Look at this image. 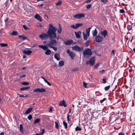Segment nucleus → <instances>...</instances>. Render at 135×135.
<instances>
[{"label":"nucleus","mask_w":135,"mask_h":135,"mask_svg":"<svg viewBox=\"0 0 135 135\" xmlns=\"http://www.w3.org/2000/svg\"><path fill=\"white\" fill-rule=\"evenodd\" d=\"M49 29L46 33L42 32L39 36V37L42 40H45L50 37L51 39H55L56 38V32L57 30L56 27L51 24H49Z\"/></svg>","instance_id":"nucleus-1"},{"label":"nucleus","mask_w":135,"mask_h":135,"mask_svg":"<svg viewBox=\"0 0 135 135\" xmlns=\"http://www.w3.org/2000/svg\"><path fill=\"white\" fill-rule=\"evenodd\" d=\"M83 53L84 57L86 58L90 57L92 54L91 50L89 48L85 50Z\"/></svg>","instance_id":"nucleus-2"},{"label":"nucleus","mask_w":135,"mask_h":135,"mask_svg":"<svg viewBox=\"0 0 135 135\" xmlns=\"http://www.w3.org/2000/svg\"><path fill=\"white\" fill-rule=\"evenodd\" d=\"M51 39L50 41L48 42L46 46L47 47L49 46V47H51L53 46H55L57 44V42L56 40L55 39Z\"/></svg>","instance_id":"nucleus-3"},{"label":"nucleus","mask_w":135,"mask_h":135,"mask_svg":"<svg viewBox=\"0 0 135 135\" xmlns=\"http://www.w3.org/2000/svg\"><path fill=\"white\" fill-rule=\"evenodd\" d=\"M38 47L44 50H46L45 54L46 55H49L51 53V51L49 49H48V47L45 45H39Z\"/></svg>","instance_id":"nucleus-4"},{"label":"nucleus","mask_w":135,"mask_h":135,"mask_svg":"<svg viewBox=\"0 0 135 135\" xmlns=\"http://www.w3.org/2000/svg\"><path fill=\"white\" fill-rule=\"evenodd\" d=\"M95 62V58L94 57H92L90 60L89 61L86 62V64L87 65L90 64L91 65H93Z\"/></svg>","instance_id":"nucleus-5"},{"label":"nucleus","mask_w":135,"mask_h":135,"mask_svg":"<svg viewBox=\"0 0 135 135\" xmlns=\"http://www.w3.org/2000/svg\"><path fill=\"white\" fill-rule=\"evenodd\" d=\"M85 15L83 13H78L74 15V17L77 19H79L82 17H84Z\"/></svg>","instance_id":"nucleus-6"},{"label":"nucleus","mask_w":135,"mask_h":135,"mask_svg":"<svg viewBox=\"0 0 135 135\" xmlns=\"http://www.w3.org/2000/svg\"><path fill=\"white\" fill-rule=\"evenodd\" d=\"M72 48L73 49L78 51H81L83 49V47H80L77 45H75L73 46Z\"/></svg>","instance_id":"nucleus-7"},{"label":"nucleus","mask_w":135,"mask_h":135,"mask_svg":"<svg viewBox=\"0 0 135 135\" xmlns=\"http://www.w3.org/2000/svg\"><path fill=\"white\" fill-rule=\"evenodd\" d=\"M83 25L82 23H78L76 24L75 25H73L70 26L71 27L73 28L74 29H76L78 27L82 26Z\"/></svg>","instance_id":"nucleus-8"},{"label":"nucleus","mask_w":135,"mask_h":135,"mask_svg":"<svg viewBox=\"0 0 135 135\" xmlns=\"http://www.w3.org/2000/svg\"><path fill=\"white\" fill-rule=\"evenodd\" d=\"M67 52L70 56L71 59H73L75 57V54L73 52L70 51L69 49L67 50Z\"/></svg>","instance_id":"nucleus-9"},{"label":"nucleus","mask_w":135,"mask_h":135,"mask_svg":"<svg viewBox=\"0 0 135 135\" xmlns=\"http://www.w3.org/2000/svg\"><path fill=\"white\" fill-rule=\"evenodd\" d=\"M103 39V37L100 36L98 35L95 38L96 41L98 43H100L102 42Z\"/></svg>","instance_id":"nucleus-10"},{"label":"nucleus","mask_w":135,"mask_h":135,"mask_svg":"<svg viewBox=\"0 0 135 135\" xmlns=\"http://www.w3.org/2000/svg\"><path fill=\"white\" fill-rule=\"evenodd\" d=\"M46 90L45 89L43 88H37L36 89H34L33 90V92H42L46 91Z\"/></svg>","instance_id":"nucleus-11"},{"label":"nucleus","mask_w":135,"mask_h":135,"mask_svg":"<svg viewBox=\"0 0 135 135\" xmlns=\"http://www.w3.org/2000/svg\"><path fill=\"white\" fill-rule=\"evenodd\" d=\"M108 32L106 30H104L103 31H101L100 32V35L105 38L106 36L107 35Z\"/></svg>","instance_id":"nucleus-12"},{"label":"nucleus","mask_w":135,"mask_h":135,"mask_svg":"<svg viewBox=\"0 0 135 135\" xmlns=\"http://www.w3.org/2000/svg\"><path fill=\"white\" fill-rule=\"evenodd\" d=\"M59 105L60 106H62L63 105L64 107H66L67 106V104L66 103L65 101L63 100L61 101L59 103Z\"/></svg>","instance_id":"nucleus-13"},{"label":"nucleus","mask_w":135,"mask_h":135,"mask_svg":"<svg viewBox=\"0 0 135 135\" xmlns=\"http://www.w3.org/2000/svg\"><path fill=\"white\" fill-rule=\"evenodd\" d=\"M23 52L27 55H30L32 53V51L31 50H23Z\"/></svg>","instance_id":"nucleus-14"},{"label":"nucleus","mask_w":135,"mask_h":135,"mask_svg":"<svg viewBox=\"0 0 135 135\" xmlns=\"http://www.w3.org/2000/svg\"><path fill=\"white\" fill-rule=\"evenodd\" d=\"M34 17L35 18L39 21H42V19L41 18V17L38 14L35 15L34 16Z\"/></svg>","instance_id":"nucleus-15"},{"label":"nucleus","mask_w":135,"mask_h":135,"mask_svg":"<svg viewBox=\"0 0 135 135\" xmlns=\"http://www.w3.org/2000/svg\"><path fill=\"white\" fill-rule=\"evenodd\" d=\"M75 36L76 37L78 38H80L81 37V32L80 31H79L77 32H75Z\"/></svg>","instance_id":"nucleus-16"},{"label":"nucleus","mask_w":135,"mask_h":135,"mask_svg":"<svg viewBox=\"0 0 135 135\" xmlns=\"http://www.w3.org/2000/svg\"><path fill=\"white\" fill-rule=\"evenodd\" d=\"M55 58L57 60L59 61L60 59V55L58 54H56L54 55Z\"/></svg>","instance_id":"nucleus-17"},{"label":"nucleus","mask_w":135,"mask_h":135,"mask_svg":"<svg viewBox=\"0 0 135 135\" xmlns=\"http://www.w3.org/2000/svg\"><path fill=\"white\" fill-rule=\"evenodd\" d=\"M91 28V27L88 28L86 30V35L88 37L90 35L89 33L90 30Z\"/></svg>","instance_id":"nucleus-18"},{"label":"nucleus","mask_w":135,"mask_h":135,"mask_svg":"<svg viewBox=\"0 0 135 135\" xmlns=\"http://www.w3.org/2000/svg\"><path fill=\"white\" fill-rule=\"evenodd\" d=\"M73 43L72 40H68L65 42V45H68L71 44Z\"/></svg>","instance_id":"nucleus-19"},{"label":"nucleus","mask_w":135,"mask_h":135,"mask_svg":"<svg viewBox=\"0 0 135 135\" xmlns=\"http://www.w3.org/2000/svg\"><path fill=\"white\" fill-rule=\"evenodd\" d=\"M59 121L58 120H56L55 122V127L57 129H58L59 128Z\"/></svg>","instance_id":"nucleus-20"},{"label":"nucleus","mask_w":135,"mask_h":135,"mask_svg":"<svg viewBox=\"0 0 135 135\" xmlns=\"http://www.w3.org/2000/svg\"><path fill=\"white\" fill-rule=\"evenodd\" d=\"M97 30L96 29H95L92 32V35L94 36H96L97 34Z\"/></svg>","instance_id":"nucleus-21"},{"label":"nucleus","mask_w":135,"mask_h":135,"mask_svg":"<svg viewBox=\"0 0 135 135\" xmlns=\"http://www.w3.org/2000/svg\"><path fill=\"white\" fill-rule=\"evenodd\" d=\"M32 108H28L26 110L25 112V113L26 114H28L32 110Z\"/></svg>","instance_id":"nucleus-22"},{"label":"nucleus","mask_w":135,"mask_h":135,"mask_svg":"<svg viewBox=\"0 0 135 135\" xmlns=\"http://www.w3.org/2000/svg\"><path fill=\"white\" fill-rule=\"evenodd\" d=\"M20 131L22 133H24V130L23 129V127L22 125L21 124L20 125Z\"/></svg>","instance_id":"nucleus-23"},{"label":"nucleus","mask_w":135,"mask_h":135,"mask_svg":"<svg viewBox=\"0 0 135 135\" xmlns=\"http://www.w3.org/2000/svg\"><path fill=\"white\" fill-rule=\"evenodd\" d=\"M18 37L22 39L23 40L27 39L26 37L22 35L19 36H18Z\"/></svg>","instance_id":"nucleus-24"},{"label":"nucleus","mask_w":135,"mask_h":135,"mask_svg":"<svg viewBox=\"0 0 135 135\" xmlns=\"http://www.w3.org/2000/svg\"><path fill=\"white\" fill-rule=\"evenodd\" d=\"M61 25L60 24H59V29L57 30L58 32L59 33H61Z\"/></svg>","instance_id":"nucleus-25"},{"label":"nucleus","mask_w":135,"mask_h":135,"mask_svg":"<svg viewBox=\"0 0 135 135\" xmlns=\"http://www.w3.org/2000/svg\"><path fill=\"white\" fill-rule=\"evenodd\" d=\"M64 64V61H61L59 62V66H61L63 65Z\"/></svg>","instance_id":"nucleus-26"},{"label":"nucleus","mask_w":135,"mask_h":135,"mask_svg":"<svg viewBox=\"0 0 135 135\" xmlns=\"http://www.w3.org/2000/svg\"><path fill=\"white\" fill-rule=\"evenodd\" d=\"M83 37L84 39L85 40H86L87 39V36L84 33V32H83Z\"/></svg>","instance_id":"nucleus-27"},{"label":"nucleus","mask_w":135,"mask_h":135,"mask_svg":"<svg viewBox=\"0 0 135 135\" xmlns=\"http://www.w3.org/2000/svg\"><path fill=\"white\" fill-rule=\"evenodd\" d=\"M40 119L38 118L36 119L34 121V124H35L39 123L40 121Z\"/></svg>","instance_id":"nucleus-28"},{"label":"nucleus","mask_w":135,"mask_h":135,"mask_svg":"<svg viewBox=\"0 0 135 135\" xmlns=\"http://www.w3.org/2000/svg\"><path fill=\"white\" fill-rule=\"evenodd\" d=\"M62 3V2L60 0L58 1L56 3V4L57 6H59Z\"/></svg>","instance_id":"nucleus-29"},{"label":"nucleus","mask_w":135,"mask_h":135,"mask_svg":"<svg viewBox=\"0 0 135 135\" xmlns=\"http://www.w3.org/2000/svg\"><path fill=\"white\" fill-rule=\"evenodd\" d=\"M127 28L128 30L130 31L132 30V27L131 25H128L127 26Z\"/></svg>","instance_id":"nucleus-30"},{"label":"nucleus","mask_w":135,"mask_h":135,"mask_svg":"<svg viewBox=\"0 0 135 135\" xmlns=\"http://www.w3.org/2000/svg\"><path fill=\"white\" fill-rule=\"evenodd\" d=\"M11 34L12 36H16L17 35V32L15 31L12 32Z\"/></svg>","instance_id":"nucleus-31"},{"label":"nucleus","mask_w":135,"mask_h":135,"mask_svg":"<svg viewBox=\"0 0 135 135\" xmlns=\"http://www.w3.org/2000/svg\"><path fill=\"white\" fill-rule=\"evenodd\" d=\"M63 124L65 128L66 129H67V123L65 122L64 121H63Z\"/></svg>","instance_id":"nucleus-32"},{"label":"nucleus","mask_w":135,"mask_h":135,"mask_svg":"<svg viewBox=\"0 0 135 135\" xmlns=\"http://www.w3.org/2000/svg\"><path fill=\"white\" fill-rule=\"evenodd\" d=\"M108 78H106L105 77L104 78L102 79V81L104 83H106V81L108 80Z\"/></svg>","instance_id":"nucleus-33"},{"label":"nucleus","mask_w":135,"mask_h":135,"mask_svg":"<svg viewBox=\"0 0 135 135\" xmlns=\"http://www.w3.org/2000/svg\"><path fill=\"white\" fill-rule=\"evenodd\" d=\"M110 87V85H108V86L105 87L104 88V89L106 91L108 90L109 89Z\"/></svg>","instance_id":"nucleus-34"},{"label":"nucleus","mask_w":135,"mask_h":135,"mask_svg":"<svg viewBox=\"0 0 135 135\" xmlns=\"http://www.w3.org/2000/svg\"><path fill=\"white\" fill-rule=\"evenodd\" d=\"M0 45L2 47H5L7 46V44L5 43H1Z\"/></svg>","instance_id":"nucleus-35"},{"label":"nucleus","mask_w":135,"mask_h":135,"mask_svg":"<svg viewBox=\"0 0 135 135\" xmlns=\"http://www.w3.org/2000/svg\"><path fill=\"white\" fill-rule=\"evenodd\" d=\"M75 131H80L81 130V128L79 127L78 126H77L75 128Z\"/></svg>","instance_id":"nucleus-36"},{"label":"nucleus","mask_w":135,"mask_h":135,"mask_svg":"<svg viewBox=\"0 0 135 135\" xmlns=\"http://www.w3.org/2000/svg\"><path fill=\"white\" fill-rule=\"evenodd\" d=\"M91 43V41L90 40H88L86 41L85 42V44L87 46H88L89 43Z\"/></svg>","instance_id":"nucleus-37"},{"label":"nucleus","mask_w":135,"mask_h":135,"mask_svg":"<svg viewBox=\"0 0 135 135\" xmlns=\"http://www.w3.org/2000/svg\"><path fill=\"white\" fill-rule=\"evenodd\" d=\"M21 84L22 85H28L29 84V83L28 82H24L22 83Z\"/></svg>","instance_id":"nucleus-38"},{"label":"nucleus","mask_w":135,"mask_h":135,"mask_svg":"<svg viewBox=\"0 0 135 135\" xmlns=\"http://www.w3.org/2000/svg\"><path fill=\"white\" fill-rule=\"evenodd\" d=\"M99 63H97L94 66V68L95 69L97 68H98V67L99 66Z\"/></svg>","instance_id":"nucleus-39"},{"label":"nucleus","mask_w":135,"mask_h":135,"mask_svg":"<svg viewBox=\"0 0 135 135\" xmlns=\"http://www.w3.org/2000/svg\"><path fill=\"white\" fill-rule=\"evenodd\" d=\"M27 118L29 120H30L32 118V115L31 114L29 115L27 117Z\"/></svg>","instance_id":"nucleus-40"},{"label":"nucleus","mask_w":135,"mask_h":135,"mask_svg":"<svg viewBox=\"0 0 135 135\" xmlns=\"http://www.w3.org/2000/svg\"><path fill=\"white\" fill-rule=\"evenodd\" d=\"M91 5H91V4H90L86 6V8L88 9L90 8H91Z\"/></svg>","instance_id":"nucleus-41"},{"label":"nucleus","mask_w":135,"mask_h":135,"mask_svg":"<svg viewBox=\"0 0 135 135\" xmlns=\"http://www.w3.org/2000/svg\"><path fill=\"white\" fill-rule=\"evenodd\" d=\"M17 95H19L20 97H27V95H26L25 96H24L23 95H21L19 94H18Z\"/></svg>","instance_id":"nucleus-42"},{"label":"nucleus","mask_w":135,"mask_h":135,"mask_svg":"<svg viewBox=\"0 0 135 135\" xmlns=\"http://www.w3.org/2000/svg\"><path fill=\"white\" fill-rule=\"evenodd\" d=\"M70 115L68 114L67 115V118L68 119V121L69 122L70 121V119H69V117H70Z\"/></svg>","instance_id":"nucleus-43"},{"label":"nucleus","mask_w":135,"mask_h":135,"mask_svg":"<svg viewBox=\"0 0 135 135\" xmlns=\"http://www.w3.org/2000/svg\"><path fill=\"white\" fill-rule=\"evenodd\" d=\"M124 12V11L123 9H121L119 11V12L121 13H123Z\"/></svg>","instance_id":"nucleus-44"},{"label":"nucleus","mask_w":135,"mask_h":135,"mask_svg":"<svg viewBox=\"0 0 135 135\" xmlns=\"http://www.w3.org/2000/svg\"><path fill=\"white\" fill-rule=\"evenodd\" d=\"M45 82L46 83H47L48 85H49L50 86H51V84L46 80H45Z\"/></svg>","instance_id":"nucleus-45"},{"label":"nucleus","mask_w":135,"mask_h":135,"mask_svg":"<svg viewBox=\"0 0 135 135\" xmlns=\"http://www.w3.org/2000/svg\"><path fill=\"white\" fill-rule=\"evenodd\" d=\"M23 27L24 28L25 30H27V29H28V28L25 25H23Z\"/></svg>","instance_id":"nucleus-46"},{"label":"nucleus","mask_w":135,"mask_h":135,"mask_svg":"<svg viewBox=\"0 0 135 135\" xmlns=\"http://www.w3.org/2000/svg\"><path fill=\"white\" fill-rule=\"evenodd\" d=\"M106 99L105 98H104L103 99L100 100V103H103V102H104L106 100Z\"/></svg>","instance_id":"nucleus-47"},{"label":"nucleus","mask_w":135,"mask_h":135,"mask_svg":"<svg viewBox=\"0 0 135 135\" xmlns=\"http://www.w3.org/2000/svg\"><path fill=\"white\" fill-rule=\"evenodd\" d=\"M55 51H56L57 50V48L56 47H54V46H53L51 47Z\"/></svg>","instance_id":"nucleus-48"},{"label":"nucleus","mask_w":135,"mask_h":135,"mask_svg":"<svg viewBox=\"0 0 135 135\" xmlns=\"http://www.w3.org/2000/svg\"><path fill=\"white\" fill-rule=\"evenodd\" d=\"M26 90V87H23L21 88L20 89V90Z\"/></svg>","instance_id":"nucleus-49"},{"label":"nucleus","mask_w":135,"mask_h":135,"mask_svg":"<svg viewBox=\"0 0 135 135\" xmlns=\"http://www.w3.org/2000/svg\"><path fill=\"white\" fill-rule=\"evenodd\" d=\"M83 85H84V86L86 88V85H87V83L84 82H83Z\"/></svg>","instance_id":"nucleus-50"},{"label":"nucleus","mask_w":135,"mask_h":135,"mask_svg":"<svg viewBox=\"0 0 135 135\" xmlns=\"http://www.w3.org/2000/svg\"><path fill=\"white\" fill-rule=\"evenodd\" d=\"M104 70H101L99 72L101 74H103V73H104Z\"/></svg>","instance_id":"nucleus-51"},{"label":"nucleus","mask_w":135,"mask_h":135,"mask_svg":"<svg viewBox=\"0 0 135 135\" xmlns=\"http://www.w3.org/2000/svg\"><path fill=\"white\" fill-rule=\"evenodd\" d=\"M37 26H39L40 27H42V25L40 24V23H38L37 24Z\"/></svg>","instance_id":"nucleus-52"},{"label":"nucleus","mask_w":135,"mask_h":135,"mask_svg":"<svg viewBox=\"0 0 135 135\" xmlns=\"http://www.w3.org/2000/svg\"><path fill=\"white\" fill-rule=\"evenodd\" d=\"M91 2V1L90 0H87L85 2L86 3H89L90 2Z\"/></svg>","instance_id":"nucleus-53"},{"label":"nucleus","mask_w":135,"mask_h":135,"mask_svg":"<svg viewBox=\"0 0 135 135\" xmlns=\"http://www.w3.org/2000/svg\"><path fill=\"white\" fill-rule=\"evenodd\" d=\"M107 0H101V1L103 2H107Z\"/></svg>","instance_id":"nucleus-54"},{"label":"nucleus","mask_w":135,"mask_h":135,"mask_svg":"<svg viewBox=\"0 0 135 135\" xmlns=\"http://www.w3.org/2000/svg\"><path fill=\"white\" fill-rule=\"evenodd\" d=\"M44 132V129H42V132L41 133H42V135L43 133Z\"/></svg>","instance_id":"nucleus-55"},{"label":"nucleus","mask_w":135,"mask_h":135,"mask_svg":"<svg viewBox=\"0 0 135 135\" xmlns=\"http://www.w3.org/2000/svg\"><path fill=\"white\" fill-rule=\"evenodd\" d=\"M118 135H124V134L123 133H122V132L119 133L118 134Z\"/></svg>","instance_id":"nucleus-56"},{"label":"nucleus","mask_w":135,"mask_h":135,"mask_svg":"<svg viewBox=\"0 0 135 135\" xmlns=\"http://www.w3.org/2000/svg\"><path fill=\"white\" fill-rule=\"evenodd\" d=\"M52 108L51 107H50V108L49 110V112H51L52 111Z\"/></svg>","instance_id":"nucleus-57"},{"label":"nucleus","mask_w":135,"mask_h":135,"mask_svg":"<svg viewBox=\"0 0 135 135\" xmlns=\"http://www.w3.org/2000/svg\"><path fill=\"white\" fill-rule=\"evenodd\" d=\"M25 76H26V75H23L22 76H20V78H23V77H25Z\"/></svg>","instance_id":"nucleus-58"},{"label":"nucleus","mask_w":135,"mask_h":135,"mask_svg":"<svg viewBox=\"0 0 135 135\" xmlns=\"http://www.w3.org/2000/svg\"><path fill=\"white\" fill-rule=\"evenodd\" d=\"M112 52L113 54L114 55V52H115V50H113L112 51Z\"/></svg>","instance_id":"nucleus-59"},{"label":"nucleus","mask_w":135,"mask_h":135,"mask_svg":"<svg viewBox=\"0 0 135 135\" xmlns=\"http://www.w3.org/2000/svg\"><path fill=\"white\" fill-rule=\"evenodd\" d=\"M4 132H1L0 133V135H4Z\"/></svg>","instance_id":"nucleus-60"},{"label":"nucleus","mask_w":135,"mask_h":135,"mask_svg":"<svg viewBox=\"0 0 135 135\" xmlns=\"http://www.w3.org/2000/svg\"><path fill=\"white\" fill-rule=\"evenodd\" d=\"M35 135H42V133H37L36 134H35Z\"/></svg>","instance_id":"nucleus-61"},{"label":"nucleus","mask_w":135,"mask_h":135,"mask_svg":"<svg viewBox=\"0 0 135 135\" xmlns=\"http://www.w3.org/2000/svg\"><path fill=\"white\" fill-rule=\"evenodd\" d=\"M8 18H7L6 19H5L4 20V21L6 22L8 21Z\"/></svg>","instance_id":"nucleus-62"},{"label":"nucleus","mask_w":135,"mask_h":135,"mask_svg":"<svg viewBox=\"0 0 135 135\" xmlns=\"http://www.w3.org/2000/svg\"><path fill=\"white\" fill-rule=\"evenodd\" d=\"M135 38V37L134 36H132V40H133Z\"/></svg>","instance_id":"nucleus-63"},{"label":"nucleus","mask_w":135,"mask_h":135,"mask_svg":"<svg viewBox=\"0 0 135 135\" xmlns=\"http://www.w3.org/2000/svg\"><path fill=\"white\" fill-rule=\"evenodd\" d=\"M41 78L42 79H43V80H44V81H45V80H46L45 79V78H44L43 77H41Z\"/></svg>","instance_id":"nucleus-64"}]
</instances>
